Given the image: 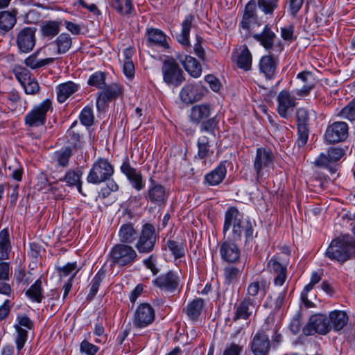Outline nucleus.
<instances>
[{"mask_svg":"<svg viewBox=\"0 0 355 355\" xmlns=\"http://www.w3.org/2000/svg\"><path fill=\"white\" fill-rule=\"evenodd\" d=\"M230 230L231 231L230 237L234 241H241L243 234L245 243L253 240L254 227L252 222L249 219L244 218L243 214L235 207H229L225 214L223 229L224 235Z\"/></svg>","mask_w":355,"mask_h":355,"instance_id":"1","label":"nucleus"},{"mask_svg":"<svg viewBox=\"0 0 355 355\" xmlns=\"http://www.w3.org/2000/svg\"><path fill=\"white\" fill-rule=\"evenodd\" d=\"M332 261L344 263L355 256V240L349 234L333 239L325 252Z\"/></svg>","mask_w":355,"mask_h":355,"instance_id":"2","label":"nucleus"},{"mask_svg":"<svg viewBox=\"0 0 355 355\" xmlns=\"http://www.w3.org/2000/svg\"><path fill=\"white\" fill-rule=\"evenodd\" d=\"M51 108V101L49 99H45L40 104L35 106L24 116V123L27 127L28 134L33 138L40 139L45 130L34 133L33 128L42 127L46 123L47 112Z\"/></svg>","mask_w":355,"mask_h":355,"instance_id":"3","label":"nucleus"},{"mask_svg":"<svg viewBox=\"0 0 355 355\" xmlns=\"http://www.w3.org/2000/svg\"><path fill=\"white\" fill-rule=\"evenodd\" d=\"M159 239L155 228L151 223H145L138 233L135 248L140 254H148L154 250Z\"/></svg>","mask_w":355,"mask_h":355,"instance_id":"4","label":"nucleus"},{"mask_svg":"<svg viewBox=\"0 0 355 355\" xmlns=\"http://www.w3.org/2000/svg\"><path fill=\"white\" fill-rule=\"evenodd\" d=\"M110 255L111 261L119 267L130 266L139 259L132 246L122 243L112 247Z\"/></svg>","mask_w":355,"mask_h":355,"instance_id":"5","label":"nucleus"},{"mask_svg":"<svg viewBox=\"0 0 355 355\" xmlns=\"http://www.w3.org/2000/svg\"><path fill=\"white\" fill-rule=\"evenodd\" d=\"M275 155L268 148L260 147L256 150L253 160V168L256 173V178L259 180L270 168H273Z\"/></svg>","mask_w":355,"mask_h":355,"instance_id":"6","label":"nucleus"},{"mask_svg":"<svg viewBox=\"0 0 355 355\" xmlns=\"http://www.w3.org/2000/svg\"><path fill=\"white\" fill-rule=\"evenodd\" d=\"M114 166L106 159L99 158L92 165L87 181L94 184H99L108 180L114 174Z\"/></svg>","mask_w":355,"mask_h":355,"instance_id":"7","label":"nucleus"},{"mask_svg":"<svg viewBox=\"0 0 355 355\" xmlns=\"http://www.w3.org/2000/svg\"><path fill=\"white\" fill-rule=\"evenodd\" d=\"M163 80L168 85L179 87L184 80L183 71L173 58L165 60L162 67Z\"/></svg>","mask_w":355,"mask_h":355,"instance_id":"8","label":"nucleus"},{"mask_svg":"<svg viewBox=\"0 0 355 355\" xmlns=\"http://www.w3.org/2000/svg\"><path fill=\"white\" fill-rule=\"evenodd\" d=\"M302 331L303 334L306 336L315 334H327L331 331L328 316L322 313L312 315Z\"/></svg>","mask_w":355,"mask_h":355,"instance_id":"9","label":"nucleus"},{"mask_svg":"<svg viewBox=\"0 0 355 355\" xmlns=\"http://www.w3.org/2000/svg\"><path fill=\"white\" fill-rule=\"evenodd\" d=\"M180 276L177 272L169 270L166 273L159 275L153 281V285L161 291L173 293L180 286Z\"/></svg>","mask_w":355,"mask_h":355,"instance_id":"10","label":"nucleus"},{"mask_svg":"<svg viewBox=\"0 0 355 355\" xmlns=\"http://www.w3.org/2000/svg\"><path fill=\"white\" fill-rule=\"evenodd\" d=\"M35 27H24L17 35L16 43L22 53H28L35 45Z\"/></svg>","mask_w":355,"mask_h":355,"instance_id":"11","label":"nucleus"},{"mask_svg":"<svg viewBox=\"0 0 355 355\" xmlns=\"http://www.w3.org/2000/svg\"><path fill=\"white\" fill-rule=\"evenodd\" d=\"M120 170L125 175L132 187L137 191H141L145 187L141 172L130 165L128 157L123 160Z\"/></svg>","mask_w":355,"mask_h":355,"instance_id":"12","label":"nucleus"},{"mask_svg":"<svg viewBox=\"0 0 355 355\" xmlns=\"http://www.w3.org/2000/svg\"><path fill=\"white\" fill-rule=\"evenodd\" d=\"M230 237L224 239L220 245V254L223 260L228 263H237L240 261L241 250Z\"/></svg>","mask_w":355,"mask_h":355,"instance_id":"13","label":"nucleus"},{"mask_svg":"<svg viewBox=\"0 0 355 355\" xmlns=\"http://www.w3.org/2000/svg\"><path fill=\"white\" fill-rule=\"evenodd\" d=\"M149 187L146 198L152 204L156 205H164L168 199V193L166 188L157 182L152 178L149 179Z\"/></svg>","mask_w":355,"mask_h":355,"instance_id":"14","label":"nucleus"},{"mask_svg":"<svg viewBox=\"0 0 355 355\" xmlns=\"http://www.w3.org/2000/svg\"><path fill=\"white\" fill-rule=\"evenodd\" d=\"M155 320V311L147 303L141 304L136 309L133 324L137 328H144L150 324Z\"/></svg>","mask_w":355,"mask_h":355,"instance_id":"15","label":"nucleus"},{"mask_svg":"<svg viewBox=\"0 0 355 355\" xmlns=\"http://www.w3.org/2000/svg\"><path fill=\"white\" fill-rule=\"evenodd\" d=\"M345 155V151L340 148H330L327 151V155L321 153L315 160L314 164L319 167H325L329 169L331 173H334L336 171L335 167L330 166L331 163H334L340 159Z\"/></svg>","mask_w":355,"mask_h":355,"instance_id":"16","label":"nucleus"},{"mask_svg":"<svg viewBox=\"0 0 355 355\" xmlns=\"http://www.w3.org/2000/svg\"><path fill=\"white\" fill-rule=\"evenodd\" d=\"M348 135V125L345 122L337 121L329 125L324 138L329 143L344 141Z\"/></svg>","mask_w":355,"mask_h":355,"instance_id":"17","label":"nucleus"},{"mask_svg":"<svg viewBox=\"0 0 355 355\" xmlns=\"http://www.w3.org/2000/svg\"><path fill=\"white\" fill-rule=\"evenodd\" d=\"M267 270L275 276L274 284L276 286H282L287 278V267L282 265L278 258L272 257L266 266Z\"/></svg>","mask_w":355,"mask_h":355,"instance_id":"18","label":"nucleus"},{"mask_svg":"<svg viewBox=\"0 0 355 355\" xmlns=\"http://www.w3.org/2000/svg\"><path fill=\"white\" fill-rule=\"evenodd\" d=\"M270 347L268 336L263 330H259L250 342V349L254 355H267Z\"/></svg>","mask_w":355,"mask_h":355,"instance_id":"19","label":"nucleus"},{"mask_svg":"<svg viewBox=\"0 0 355 355\" xmlns=\"http://www.w3.org/2000/svg\"><path fill=\"white\" fill-rule=\"evenodd\" d=\"M103 88L104 89L98 93L96 99V107L98 110L103 109L107 101L117 98L122 93L121 87L116 83L105 86Z\"/></svg>","mask_w":355,"mask_h":355,"instance_id":"20","label":"nucleus"},{"mask_svg":"<svg viewBox=\"0 0 355 355\" xmlns=\"http://www.w3.org/2000/svg\"><path fill=\"white\" fill-rule=\"evenodd\" d=\"M278 64L279 60L277 58L272 55L262 56L259 63V72L266 79L272 80L277 73Z\"/></svg>","mask_w":355,"mask_h":355,"instance_id":"21","label":"nucleus"},{"mask_svg":"<svg viewBox=\"0 0 355 355\" xmlns=\"http://www.w3.org/2000/svg\"><path fill=\"white\" fill-rule=\"evenodd\" d=\"M252 54L246 45L236 49L232 55V60L236 63L239 68L249 71L252 67Z\"/></svg>","mask_w":355,"mask_h":355,"instance_id":"22","label":"nucleus"},{"mask_svg":"<svg viewBox=\"0 0 355 355\" xmlns=\"http://www.w3.org/2000/svg\"><path fill=\"white\" fill-rule=\"evenodd\" d=\"M204 95L203 88L199 84H187L180 92V97L185 103H192L202 98Z\"/></svg>","mask_w":355,"mask_h":355,"instance_id":"23","label":"nucleus"},{"mask_svg":"<svg viewBox=\"0 0 355 355\" xmlns=\"http://www.w3.org/2000/svg\"><path fill=\"white\" fill-rule=\"evenodd\" d=\"M270 284V282L264 279H257L250 283L245 298L253 299L254 304H257L258 296L260 295V298H263L268 291Z\"/></svg>","mask_w":355,"mask_h":355,"instance_id":"24","label":"nucleus"},{"mask_svg":"<svg viewBox=\"0 0 355 355\" xmlns=\"http://www.w3.org/2000/svg\"><path fill=\"white\" fill-rule=\"evenodd\" d=\"M295 98L288 91L283 90L279 93L277 111L282 117L287 118L288 112L295 106Z\"/></svg>","mask_w":355,"mask_h":355,"instance_id":"25","label":"nucleus"},{"mask_svg":"<svg viewBox=\"0 0 355 355\" xmlns=\"http://www.w3.org/2000/svg\"><path fill=\"white\" fill-rule=\"evenodd\" d=\"M212 108L209 104L202 103L193 106L190 110L189 119L195 124H200L201 121L208 119Z\"/></svg>","mask_w":355,"mask_h":355,"instance_id":"26","label":"nucleus"},{"mask_svg":"<svg viewBox=\"0 0 355 355\" xmlns=\"http://www.w3.org/2000/svg\"><path fill=\"white\" fill-rule=\"evenodd\" d=\"M329 322L330 330L339 331L342 330L348 323L349 317L344 311L334 310L329 314Z\"/></svg>","mask_w":355,"mask_h":355,"instance_id":"27","label":"nucleus"},{"mask_svg":"<svg viewBox=\"0 0 355 355\" xmlns=\"http://www.w3.org/2000/svg\"><path fill=\"white\" fill-rule=\"evenodd\" d=\"M79 88L80 85L72 81L60 84L56 87L58 101L60 103L65 102L67 99L76 92Z\"/></svg>","mask_w":355,"mask_h":355,"instance_id":"28","label":"nucleus"},{"mask_svg":"<svg viewBox=\"0 0 355 355\" xmlns=\"http://www.w3.org/2000/svg\"><path fill=\"white\" fill-rule=\"evenodd\" d=\"M227 173V168L223 163L219 165L214 170L208 173L205 176V181L210 186H216L223 182Z\"/></svg>","mask_w":355,"mask_h":355,"instance_id":"29","label":"nucleus"},{"mask_svg":"<svg viewBox=\"0 0 355 355\" xmlns=\"http://www.w3.org/2000/svg\"><path fill=\"white\" fill-rule=\"evenodd\" d=\"M147 37L148 42L150 45H155L164 49L169 48L166 35L162 31L157 28L148 29Z\"/></svg>","mask_w":355,"mask_h":355,"instance_id":"30","label":"nucleus"},{"mask_svg":"<svg viewBox=\"0 0 355 355\" xmlns=\"http://www.w3.org/2000/svg\"><path fill=\"white\" fill-rule=\"evenodd\" d=\"M257 304H254L253 299L244 298L238 305L235 315L233 318L234 321L240 319L247 320L252 314V309Z\"/></svg>","mask_w":355,"mask_h":355,"instance_id":"31","label":"nucleus"},{"mask_svg":"<svg viewBox=\"0 0 355 355\" xmlns=\"http://www.w3.org/2000/svg\"><path fill=\"white\" fill-rule=\"evenodd\" d=\"M276 35L268 25H266L260 33L254 34L253 38L266 50L271 49Z\"/></svg>","mask_w":355,"mask_h":355,"instance_id":"32","label":"nucleus"},{"mask_svg":"<svg viewBox=\"0 0 355 355\" xmlns=\"http://www.w3.org/2000/svg\"><path fill=\"white\" fill-rule=\"evenodd\" d=\"M138 236V232L133 224L125 223L121 226L119 231V238L122 244H130L135 242Z\"/></svg>","mask_w":355,"mask_h":355,"instance_id":"33","label":"nucleus"},{"mask_svg":"<svg viewBox=\"0 0 355 355\" xmlns=\"http://www.w3.org/2000/svg\"><path fill=\"white\" fill-rule=\"evenodd\" d=\"M17 14L16 9L11 11H1L0 12V31L7 33L10 31L17 23Z\"/></svg>","mask_w":355,"mask_h":355,"instance_id":"34","label":"nucleus"},{"mask_svg":"<svg viewBox=\"0 0 355 355\" xmlns=\"http://www.w3.org/2000/svg\"><path fill=\"white\" fill-rule=\"evenodd\" d=\"M205 307V302L201 298H196L189 302L184 309V312L191 320H197Z\"/></svg>","mask_w":355,"mask_h":355,"instance_id":"35","label":"nucleus"},{"mask_svg":"<svg viewBox=\"0 0 355 355\" xmlns=\"http://www.w3.org/2000/svg\"><path fill=\"white\" fill-rule=\"evenodd\" d=\"M61 22L59 21L46 20L41 22L40 33L43 37L53 38L60 31Z\"/></svg>","mask_w":355,"mask_h":355,"instance_id":"36","label":"nucleus"},{"mask_svg":"<svg viewBox=\"0 0 355 355\" xmlns=\"http://www.w3.org/2000/svg\"><path fill=\"white\" fill-rule=\"evenodd\" d=\"M83 172L80 169L67 171L64 176L60 180L65 182L67 186H76L79 193H82V180Z\"/></svg>","mask_w":355,"mask_h":355,"instance_id":"37","label":"nucleus"},{"mask_svg":"<svg viewBox=\"0 0 355 355\" xmlns=\"http://www.w3.org/2000/svg\"><path fill=\"white\" fill-rule=\"evenodd\" d=\"M72 45V39L68 33H61L55 41L50 44V46H55L57 54L67 53Z\"/></svg>","mask_w":355,"mask_h":355,"instance_id":"38","label":"nucleus"},{"mask_svg":"<svg viewBox=\"0 0 355 355\" xmlns=\"http://www.w3.org/2000/svg\"><path fill=\"white\" fill-rule=\"evenodd\" d=\"M185 70L193 78H198L202 73V67L196 58L190 55H186L181 60Z\"/></svg>","mask_w":355,"mask_h":355,"instance_id":"39","label":"nucleus"},{"mask_svg":"<svg viewBox=\"0 0 355 355\" xmlns=\"http://www.w3.org/2000/svg\"><path fill=\"white\" fill-rule=\"evenodd\" d=\"M11 245L9 239V233L7 229H3L0 232V261L9 258Z\"/></svg>","mask_w":355,"mask_h":355,"instance_id":"40","label":"nucleus"},{"mask_svg":"<svg viewBox=\"0 0 355 355\" xmlns=\"http://www.w3.org/2000/svg\"><path fill=\"white\" fill-rule=\"evenodd\" d=\"M193 20V17L191 15L187 16L182 23V31L178 35V41L184 46L189 44V33Z\"/></svg>","mask_w":355,"mask_h":355,"instance_id":"41","label":"nucleus"},{"mask_svg":"<svg viewBox=\"0 0 355 355\" xmlns=\"http://www.w3.org/2000/svg\"><path fill=\"white\" fill-rule=\"evenodd\" d=\"M25 294L31 301L40 303L44 298L41 279H37L26 291Z\"/></svg>","mask_w":355,"mask_h":355,"instance_id":"42","label":"nucleus"},{"mask_svg":"<svg viewBox=\"0 0 355 355\" xmlns=\"http://www.w3.org/2000/svg\"><path fill=\"white\" fill-rule=\"evenodd\" d=\"M166 246L173 255L175 259L185 256V245L182 241L169 239L166 241Z\"/></svg>","mask_w":355,"mask_h":355,"instance_id":"43","label":"nucleus"},{"mask_svg":"<svg viewBox=\"0 0 355 355\" xmlns=\"http://www.w3.org/2000/svg\"><path fill=\"white\" fill-rule=\"evenodd\" d=\"M72 155L71 148L66 147L55 152L54 158L57 165L63 168L67 167L69 161Z\"/></svg>","mask_w":355,"mask_h":355,"instance_id":"44","label":"nucleus"},{"mask_svg":"<svg viewBox=\"0 0 355 355\" xmlns=\"http://www.w3.org/2000/svg\"><path fill=\"white\" fill-rule=\"evenodd\" d=\"M209 139L206 136L199 137L198 140V157L200 159L208 157L213 152L209 149Z\"/></svg>","mask_w":355,"mask_h":355,"instance_id":"45","label":"nucleus"},{"mask_svg":"<svg viewBox=\"0 0 355 355\" xmlns=\"http://www.w3.org/2000/svg\"><path fill=\"white\" fill-rule=\"evenodd\" d=\"M105 277V273L103 271H98L93 277L91 284H90V290L89 293L87 295V299L88 300H92L96 296L98 293L99 286L102 282L103 279Z\"/></svg>","mask_w":355,"mask_h":355,"instance_id":"46","label":"nucleus"},{"mask_svg":"<svg viewBox=\"0 0 355 355\" xmlns=\"http://www.w3.org/2000/svg\"><path fill=\"white\" fill-rule=\"evenodd\" d=\"M241 270L237 267L230 266L223 270V275L225 283L230 284L238 281L241 276Z\"/></svg>","mask_w":355,"mask_h":355,"instance_id":"47","label":"nucleus"},{"mask_svg":"<svg viewBox=\"0 0 355 355\" xmlns=\"http://www.w3.org/2000/svg\"><path fill=\"white\" fill-rule=\"evenodd\" d=\"M110 5L122 15L130 14L132 9L130 0H110Z\"/></svg>","mask_w":355,"mask_h":355,"instance_id":"48","label":"nucleus"},{"mask_svg":"<svg viewBox=\"0 0 355 355\" xmlns=\"http://www.w3.org/2000/svg\"><path fill=\"white\" fill-rule=\"evenodd\" d=\"M15 328L17 331V336L15 340L17 349V355H21V350L24 347L27 340L28 332L26 329L20 327L19 325H15Z\"/></svg>","mask_w":355,"mask_h":355,"instance_id":"49","label":"nucleus"},{"mask_svg":"<svg viewBox=\"0 0 355 355\" xmlns=\"http://www.w3.org/2000/svg\"><path fill=\"white\" fill-rule=\"evenodd\" d=\"M279 0H257L259 8L266 15H272L278 7Z\"/></svg>","mask_w":355,"mask_h":355,"instance_id":"50","label":"nucleus"},{"mask_svg":"<svg viewBox=\"0 0 355 355\" xmlns=\"http://www.w3.org/2000/svg\"><path fill=\"white\" fill-rule=\"evenodd\" d=\"M105 77L106 75L105 73L96 71L89 76L87 83L90 86L103 89L105 86Z\"/></svg>","mask_w":355,"mask_h":355,"instance_id":"51","label":"nucleus"},{"mask_svg":"<svg viewBox=\"0 0 355 355\" xmlns=\"http://www.w3.org/2000/svg\"><path fill=\"white\" fill-rule=\"evenodd\" d=\"M79 119L81 123L84 125H92L94 120L92 108L89 106L85 107L80 114Z\"/></svg>","mask_w":355,"mask_h":355,"instance_id":"52","label":"nucleus"},{"mask_svg":"<svg viewBox=\"0 0 355 355\" xmlns=\"http://www.w3.org/2000/svg\"><path fill=\"white\" fill-rule=\"evenodd\" d=\"M339 116L351 121L355 120V98L341 110Z\"/></svg>","mask_w":355,"mask_h":355,"instance_id":"53","label":"nucleus"},{"mask_svg":"<svg viewBox=\"0 0 355 355\" xmlns=\"http://www.w3.org/2000/svg\"><path fill=\"white\" fill-rule=\"evenodd\" d=\"M57 270L61 277H67L74 272L72 277L70 278L71 280L79 270V269H77L76 262L68 263L62 267H58Z\"/></svg>","mask_w":355,"mask_h":355,"instance_id":"54","label":"nucleus"},{"mask_svg":"<svg viewBox=\"0 0 355 355\" xmlns=\"http://www.w3.org/2000/svg\"><path fill=\"white\" fill-rule=\"evenodd\" d=\"M200 123V132H207L214 135L215 129L218 125V121L215 116L203 120Z\"/></svg>","mask_w":355,"mask_h":355,"instance_id":"55","label":"nucleus"},{"mask_svg":"<svg viewBox=\"0 0 355 355\" xmlns=\"http://www.w3.org/2000/svg\"><path fill=\"white\" fill-rule=\"evenodd\" d=\"M14 73L16 78L21 85H24L31 79V72L23 67H16L14 69Z\"/></svg>","mask_w":355,"mask_h":355,"instance_id":"56","label":"nucleus"},{"mask_svg":"<svg viewBox=\"0 0 355 355\" xmlns=\"http://www.w3.org/2000/svg\"><path fill=\"white\" fill-rule=\"evenodd\" d=\"M309 138V129L306 126L297 128V139L295 144L299 148L304 146Z\"/></svg>","mask_w":355,"mask_h":355,"instance_id":"57","label":"nucleus"},{"mask_svg":"<svg viewBox=\"0 0 355 355\" xmlns=\"http://www.w3.org/2000/svg\"><path fill=\"white\" fill-rule=\"evenodd\" d=\"M98 347L92 343H90L87 340H84L80 346V351L82 354L86 355H95L98 352Z\"/></svg>","mask_w":355,"mask_h":355,"instance_id":"58","label":"nucleus"},{"mask_svg":"<svg viewBox=\"0 0 355 355\" xmlns=\"http://www.w3.org/2000/svg\"><path fill=\"white\" fill-rule=\"evenodd\" d=\"M309 120L308 111L304 108H300L297 111V128L306 126Z\"/></svg>","mask_w":355,"mask_h":355,"instance_id":"59","label":"nucleus"},{"mask_svg":"<svg viewBox=\"0 0 355 355\" xmlns=\"http://www.w3.org/2000/svg\"><path fill=\"white\" fill-rule=\"evenodd\" d=\"M302 325V316L301 314L297 312L293 318L291 323H290V329L294 334H298Z\"/></svg>","mask_w":355,"mask_h":355,"instance_id":"60","label":"nucleus"},{"mask_svg":"<svg viewBox=\"0 0 355 355\" xmlns=\"http://www.w3.org/2000/svg\"><path fill=\"white\" fill-rule=\"evenodd\" d=\"M22 86L24 89L25 93L31 95L37 93L40 89L39 85L35 78H31L30 80H28Z\"/></svg>","mask_w":355,"mask_h":355,"instance_id":"61","label":"nucleus"},{"mask_svg":"<svg viewBox=\"0 0 355 355\" xmlns=\"http://www.w3.org/2000/svg\"><path fill=\"white\" fill-rule=\"evenodd\" d=\"M40 19V14L36 10H30L24 17V22L26 24H37Z\"/></svg>","mask_w":355,"mask_h":355,"instance_id":"62","label":"nucleus"},{"mask_svg":"<svg viewBox=\"0 0 355 355\" xmlns=\"http://www.w3.org/2000/svg\"><path fill=\"white\" fill-rule=\"evenodd\" d=\"M304 0H289L288 11L293 17H295L301 9Z\"/></svg>","mask_w":355,"mask_h":355,"instance_id":"63","label":"nucleus"},{"mask_svg":"<svg viewBox=\"0 0 355 355\" xmlns=\"http://www.w3.org/2000/svg\"><path fill=\"white\" fill-rule=\"evenodd\" d=\"M243 347L236 343L227 345L223 355H241Z\"/></svg>","mask_w":355,"mask_h":355,"instance_id":"64","label":"nucleus"}]
</instances>
